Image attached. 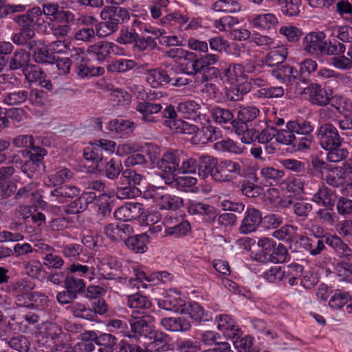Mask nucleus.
Listing matches in <instances>:
<instances>
[{
    "label": "nucleus",
    "mask_w": 352,
    "mask_h": 352,
    "mask_svg": "<svg viewBox=\"0 0 352 352\" xmlns=\"http://www.w3.org/2000/svg\"><path fill=\"white\" fill-rule=\"evenodd\" d=\"M259 114L260 110L256 107H241L237 112V119L233 123L235 133L238 135H246L250 129L247 124L256 118Z\"/></svg>",
    "instance_id": "f8f14e48"
},
{
    "label": "nucleus",
    "mask_w": 352,
    "mask_h": 352,
    "mask_svg": "<svg viewBox=\"0 0 352 352\" xmlns=\"http://www.w3.org/2000/svg\"><path fill=\"white\" fill-rule=\"evenodd\" d=\"M146 81L153 87H157L170 84L175 87H182L184 82H187L185 79L179 78L177 69L170 68L164 70L161 68L151 69L146 74Z\"/></svg>",
    "instance_id": "39448f33"
},
{
    "label": "nucleus",
    "mask_w": 352,
    "mask_h": 352,
    "mask_svg": "<svg viewBox=\"0 0 352 352\" xmlns=\"http://www.w3.org/2000/svg\"><path fill=\"white\" fill-rule=\"evenodd\" d=\"M243 175L242 166L236 161L225 160L219 163L217 171L213 175V179L221 182H230Z\"/></svg>",
    "instance_id": "9d476101"
},
{
    "label": "nucleus",
    "mask_w": 352,
    "mask_h": 352,
    "mask_svg": "<svg viewBox=\"0 0 352 352\" xmlns=\"http://www.w3.org/2000/svg\"><path fill=\"white\" fill-rule=\"evenodd\" d=\"M144 210L143 204L129 202L119 207L113 214L117 220L125 222L140 218L144 213Z\"/></svg>",
    "instance_id": "f3484780"
},
{
    "label": "nucleus",
    "mask_w": 352,
    "mask_h": 352,
    "mask_svg": "<svg viewBox=\"0 0 352 352\" xmlns=\"http://www.w3.org/2000/svg\"><path fill=\"white\" fill-rule=\"evenodd\" d=\"M126 304L129 307L138 309H147L152 305L148 297L141 295L139 293L129 295L127 296Z\"/></svg>",
    "instance_id": "5fc2aeb1"
},
{
    "label": "nucleus",
    "mask_w": 352,
    "mask_h": 352,
    "mask_svg": "<svg viewBox=\"0 0 352 352\" xmlns=\"http://www.w3.org/2000/svg\"><path fill=\"white\" fill-rule=\"evenodd\" d=\"M188 212L192 215H201L206 222H214L217 217V210L209 204L194 200L189 201Z\"/></svg>",
    "instance_id": "4be33fe9"
},
{
    "label": "nucleus",
    "mask_w": 352,
    "mask_h": 352,
    "mask_svg": "<svg viewBox=\"0 0 352 352\" xmlns=\"http://www.w3.org/2000/svg\"><path fill=\"white\" fill-rule=\"evenodd\" d=\"M100 16L102 20H108L112 24L113 23L116 27L129 19V12L118 6L104 7L100 12Z\"/></svg>",
    "instance_id": "412c9836"
},
{
    "label": "nucleus",
    "mask_w": 352,
    "mask_h": 352,
    "mask_svg": "<svg viewBox=\"0 0 352 352\" xmlns=\"http://www.w3.org/2000/svg\"><path fill=\"white\" fill-rule=\"evenodd\" d=\"M129 338L139 339L140 337H151L154 333V326L151 323V317L145 312H133L129 318Z\"/></svg>",
    "instance_id": "0eeeda50"
},
{
    "label": "nucleus",
    "mask_w": 352,
    "mask_h": 352,
    "mask_svg": "<svg viewBox=\"0 0 352 352\" xmlns=\"http://www.w3.org/2000/svg\"><path fill=\"white\" fill-rule=\"evenodd\" d=\"M157 305L164 310L182 314L184 312L183 307L186 306V302L175 294H168L159 299Z\"/></svg>",
    "instance_id": "393cba45"
},
{
    "label": "nucleus",
    "mask_w": 352,
    "mask_h": 352,
    "mask_svg": "<svg viewBox=\"0 0 352 352\" xmlns=\"http://www.w3.org/2000/svg\"><path fill=\"white\" fill-rule=\"evenodd\" d=\"M153 340L150 346L155 351H168L171 349V345L169 344L170 337L168 334L162 331H155L150 337Z\"/></svg>",
    "instance_id": "ea45409f"
},
{
    "label": "nucleus",
    "mask_w": 352,
    "mask_h": 352,
    "mask_svg": "<svg viewBox=\"0 0 352 352\" xmlns=\"http://www.w3.org/2000/svg\"><path fill=\"white\" fill-rule=\"evenodd\" d=\"M136 66L134 60L130 59H116L107 67L109 72H125Z\"/></svg>",
    "instance_id": "e2e57ef3"
},
{
    "label": "nucleus",
    "mask_w": 352,
    "mask_h": 352,
    "mask_svg": "<svg viewBox=\"0 0 352 352\" xmlns=\"http://www.w3.org/2000/svg\"><path fill=\"white\" fill-rule=\"evenodd\" d=\"M316 218L322 224L333 226L337 221L338 217L333 207H324L316 211Z\"/></svg>",
    "instance_id": "6e6d98bb"
},
{
    "label": "nucleus",
    "mask_w": 352,
    "mask_h": 352,
    "mask_svg": "<svg viewBox=\"0 0 352 352\" xmlns=\"http://www.w3.org/2000/svg\"><path fill=\"white\" fill-rule=\"evenodd\" d=\"M10 318L12 322H15L19 326L20 330H25L29 325L34 324L38 321V316L32 312H28L25 314H14Z\"/></svg>",
    "instance_id": "3c124183"
},
{
    "label": "nucleus",
    "mask_w": 352,
    "mask_h": 352,
    "mask_svg": "<svg viewBox=\"0 0 352 352\" xmlns=\"http://www.w3.org/2000/svg\"><path fill=\"white\" fill-rule=\"evenodd\" d=\"M135 128V124L133 122L122 118L113 120L108 124V129L118 134H127L132 132Z\"/></svg>",
    "instance_id": "49530a36"
},
{
    "label": "nucleus",
    "mask_w": 352,
    "mask_h": 352,
    "mask_svg": "<svg viewBox=\"0 0 352 352\" xmlns=\"http://www.w3.org/2000/svg\"><path fill=\"white\" fill-rule=\"evenodd\" d=\"M140 25V21L135 20L130 28L122 29L116 41L121 44L136 45L139 34L137 32L136 27Z\"/></svg>",
    "instance_id": "4c0bfd02"
},
{
    "label": "nucleus",
    "mask_w": 352,
    "mask_h": 352,
    "mask_svg": "<svg viewBox=\"0 0 352 352\" xmlns=\"http://www.w3.org/2000/svg\"><path fill=\"white\" fill-rule=\"evenodd\" d=\"M98 268L100 275L107 280H116L122 283L126 281L127 276L126 271L122 268V263L112 256H105L100 259Z\"/></svg>",
    "instance_id": "20e7f679"
},
{
    "label": "nucleus",
    "mask_w": 352,
    "mask_h": 352,
    "mask_svg": "<svg viewBox=\"0 0 352 352\" xmlns=\"http://www.w3.org/2000/svg\"><path fill=\"white\" fill-rule=\"evenodd\" d=\"M210 113L212 119L216 123L220 124L230 123L233 126L235 120H234V114L231 110L214 106L212 107Z\"/></svg>",
    "instance_id": "37998d69"
},
{
    "label": "nucleus",
    "mask_w": 352,
    "mask_h": 352,
    "mask_svg": "<svg viewBox=\"0 0 352 352\" xmlns=\"http://www.w3.org/2000/svg\"><path fill=\"white\" fill-rule=\"evenodd\" d=\"M29 49L33 52L35 62L53 64L55 57L50 54L49 49L40 41L29 43Z\"/></svg>",
    "instance_id": "a878e982"
},
{
    "label": "nucleus",
    "mask_w": 352,
    "mask_h": 352,
    "mask_svg": "<svg viewBox=\"0 0 352 352\" xmlns=\"http://www.w3.org/2000/svg\"><path fill=\"white\" fill-rule=\"evenodd\" d=\"M303 248L312 256H316L321 253L325 248V240L318 236L313 237H305L301 239Z\"/></svg>",
    "instance_id": "f704fd0d"
},
{
    "label": "nucleus",
    "mask_w": 352,
    "mask_h": 352,
    "mask_svg": "<svg viewBox=\"0 0 352 352\" xmlns=\"http://www.w3.org/2000/svg\"><path fill=\"white\" fill-rule=\"evenodd\" d=\"M326 35L323 32H311L302 40L301 47L307 54L319 57L322 56Z\"/></svg>",
    "instance_id": "9b49d317"
},
{
    "label": "nucleus",
    "mask_w": 352,
    "mask_h": 352,
    "mask_svg": "<svg viewBox=\"0 0 352 352\" xmlns=\"http://www.w3.org/2000/svg\"><path fill=\"white\" fill-rule=\"evenodd\" d=\"M12 144L18 148L30 146V150L25 149L21 151L22 155L27 157L21 165L22 172L27 174L29 177H32L34 173L41 175L45 171V166L43 159L47 155V151L43 147L34 146L32 135H17L13 139Z\"/></svg>",
    "instance_id": "f257e3e1"
},
{
    "label": "nucleus",
    "mask_w": 352,
    "mask_h": 352,
    "mask_svg": "<svg viewBox=\"0 0 352 352\" xmlns=\"http://www.w3.org/2000/svg\"><path fill=\"white\" fill-rule=\"evenodd\" d=\"M34 287V284L31 281L28 280H21L10 285L8 287V290L10 294L14 297L31 292Z\"/></svg>",
    "instance_id": "052dcab7"
},
{
    "label": "nucleus",
    "mask_w": 352,
    "mask_h": 352,
    "mask_svg": "<svg viewBox=\"0 0 352 352\" xmlns=\"http://www.w3.org/2000/svg\"><path fill=\"white\" fill-rule=\"evenodd\" d=\"M35 36L34 30L30 27L22 28L19 32L13 34L12 37V42L17 45H26L29 48V43L36 42L32 40Z\"/></svg>",
    "instance_id": "09e8293b"
},
{
    "label": "nucleus",
    "mask_w": 352,
    "mask_h": 352,
    "mask_svg": "<svg viewBox=\"0 0 352 352\" xmlns=\"http://www.w3.org/2000/svg\"><path fill=\"white\" fill-rule=\"evenodd\" d=\"M261 175L270 185L276 186L283 180L285 172L272 166H265L261 169Z\"/></svg>",
    "instance_id": "c03bdc74"
},
{
    "label": "nucleus",
    "mask_w": 352,
    "mask_h": 352,
    "mask_svg": "<svg viewBox=\"0 0 352 352\" xmlns=\"http://www.w3.org/2000/svg\"><path fill=\"white\" fill-rule=\"evenodd\" d=\"M94 200L92 197L89 193H82L78 198L72 201L67 206L66 212L67 214H78L83 212Z\"/></svg>",
    "instance_id": "72a5a7b5"
},
{
    "label": "nucleus",
    "mask_w": 352,
    "mask_h": 352,
    "mask_svg": "<svg viewBox=\"0 0 352 352\" xmlns=\"http://www.w3.org/2000/svg\"><path fill=\"white\" fill-rule=\"evenodd\" d=\"M143 180V176L136 171L131 169H126L123 170L118 184L129 185L131 186H136L140 185Z\"/></svg>",
    "instance_id": "13d9d810"
},
{
    "label": "nucleus",
    "mask_w": 352,
    "mask_h": 352,
    "mask_svg": "<svg viewBox=\"0 0 352 352\" xmlns=\"http://www.w3.org/2000/svg\"><path fill=\"white\" fill-rule=\"evenodd\" d=\"M160 324L166 330L174 332L186 331L191 327L190 322L183 317L163 318Z\"/></svg>",
    "instance_id": "c756f323"
},
{
    "label": "nucleus",
    "mask_w": 352,
    "mask_h": 352,
    "mask_svg": "<svg viewBox=\"0 0 352 352\" xmlns=\"http://www.w3.org/2000/svg\"><path fill=\"white\" fill-rule=\"evenodd\" d=\"M325 243L332 248L336 253L344 260L336 265L339 276H349L352 274V250L340 237L333 235L325 239Z\"/></svg>",
    "instance_id": "7ed1b4c3"
},
{
    "label": "nucleus",
    "mask_w": 352,
    "mask_h": 352,
    "mask_svg": "<svg viewBox=\"0 0 352 352\" xmlns=\"http://www.w3.org/2000/svg\"><path fill=\"white\" fill-rule=\"evenodd\" d=\"M251 24L257 29L270 31L278 25V19L272 13L257 14L252 19Z\"/></svg>",
    "instance_id": "cd10ccee"
},
{
    "label": "nucleus",
    "mask_w": 352,
    "mask_h": 352,
    "mask_svg": "<svg viewBox=\"0 0 352 352\" xmlns=\"http://www.w3.org/2000/svg\"><path fill=\"white\" fill-rule=\"evenodd\" d=\"M202 71V82H207L218 77L219 69L214 65L219 62V56L215 54H206L199 57Z\"/></svg>",
    "instance_id": "6ab92c4d"
},
{
    "label": "nucleus",
    "mask_w": 352,
    "mask_h": 352,
    "mask_svg": "<svg viewBox=\"0 0 352 352\" xmlns=\"http://www.w3.org/2000/svg\"><path fill=\"white\" fill-rule=\"evenodd\" d=\"M262 220V214L259 210L253 207L247 208L239 227L241 233L249 234L256 231Z\"/></svg>",
    "instance_id": "a211bd4d"
},
{
    "label": "nucleus",
    "mask_w": 352,
    "mask_h": 352,
    "mask_svg": "<svg viewBox=\"0 0 352 352\" xmlns=\"http://www.w3.org/2000/svg\"><path fill=\"white\" fill-rule=\"evenodd\" d=\"M102 148L96 144V140L89 143V145L84 149L83 155L85 159L96 163L102 162Z\"/></svg>",
    "instance_id": "680f3d73"
},
{
    "label": "nucleus",
    "mask_w": 352,
    "mask_h": 352,
    "mask_svg": "<svg viewBox=\"0 0 352 352\" xmlns=\"http://www.w3.org/2000/svg\"><path fill=\"white\" fill-rule=\"evenodd\" d=\"M164 188L153 189L148 192V196L161 210H176L184 206V199L175 195L163 192Z\"/></svg>",
    "instance_id": "1a4fd4ad"
},
{
    "label": "nucleus",
    "mask_w": 352,
    "mask_h": 352,
    "mask_svg": "<svg viewBox=\"0 0 352 352\" xmlns=\"http://www.w3.org/2000/svg\"><path fill=\"white\" fill-rule=\"evenodd\" d=\"M102 171L109 179L115 180L120 179V175L123 172V166L121 160L118 157L111 158L109 161L102 162Z\"/></svg>",
    "instance_id": "7c9ffc66"
},
{
    "label": "nucleus",
    "mask_w": 352,
    "mask_h": 352,
    "mask_svg": "<svg viewBox=\"0 0 352 352\" xmlns=\"http://www.w3.org/2000/svg\"><path fill=\"white\" fill-rule=\"evenodd\" d=\"M23 272L28 276L38 280L44 278L46 274L41 263L38 260H30L25 263Z\"/></svg>",
    "instance_id": "a18cd8bd"
},
{
    "label": "nucleus",
    "mask_w": 352,
    "mask_h": 352,
    "mask_svg": "<svg viewBox=\"0 0 352 352\" xmlns=\"http://www.w3.org/2000/svg\"><path fill=\"white\" fill-rule=\"evenodd\" d=\"M348 173L342 167L331 166L325 175L327 183L333 187H340L346 182V174Z\"/></svg>",
    "instance_id": "473e14b6"
},
{
    "label": "nucleus",
    "mask_w": 352,
    "mask_h": 352,
    "mask_svg": "<svg viewBox=\"0 0 352 352\" xmlns=\"http://www.w3.org/2000/svg\"><path fill=\"white\" fill-rule=\"evenodd\" d=\"M74 173L69 168H63L49 176V180L54 186H59L69 181Z\"/></svg>",
    "instance_id": "774afa93"
},
{
    "label": "nucleus",
    "mask_w": 352,
    "mask_h": 352,
    "mask_svg": "<svg viewBox=\"0 0 352 352\" xmlns=\"http://www.w3.org/2000/svg\"><path fill=\"white\" fill-rule=\"evenodd\" d=\"M30 54L25 50H16L9 61V68L10 70H17L23 69L30 63Z\"/></svg>",
    "instance_id": "c9c22d12"
},
{
    "label": "nucleus",
    "mask_w": 352,
    "mask_h": 352,
    "mask_svg": "<svg viewBox=\"0 0 352 352\" xmlns=\"http://www.w3.org/2000/svg\"><path fill=\"white\" fill-rule=\"evenodd\" d=\"M162 104L151 101L140 102L136 106V110L141 114L142 120L148 123H157L162 121Z\"/></svg>",
    "instance_id": "dca6fc26"
},
{
    "label": "nucleus",
    "mask_w": 352,
    "mask_h": 352,
    "mask_svg": "<svg viewBox=\"0 0 352 352\" xmlns=\"http://www.w3.org/2000/svg\"><path fill=\"white\" fill-rule=\"evenodd\" d=\"M8 346L19 352H28L30 349V342L27 337L23 335H18L12 338H9L7 342Z\"/></svg>",
    "instance_id": "0e129e2a"
},
{
    "label": "nucleus",
    "mask_w": 352,
    "mask_h": 352,
    "mask_svg": "<svg viewBox=\"0 0 352 352\" xmlns=\"http://www.w3.org/2000/svg\"><path fill=\"white\" fill-rule=\"evenodd\" d=\"M276 135H278V129L270 125L267 121H259L254 128L248 131L241 140L245 143L257 140L261 144H265L274 138H276Z\"/></svg>",
    "instance_id": "6e6552de"
},
{
    "label": "nucleus",
    "mask_w": 352,
    "mask_h": 352,
    "mask_svg": "<svg viewBox=\"0 0 352 352\" xmlns=\"http://www.w3.org/2000/svg\"><path fill=\"white\" fill-rule=\"evenodd\" d=\"M318 64L315 60L311 58L304 60L299 64V69L295 70L297 80L307 84L310 80V74L316 70Z\"/></svg>",
    "instance_id": "2f4dec72"
},
{
    "label": "nucleus",
    "mask_w": 352,
    "mask_h": 352,
    "mask_svg": "<svg viewBox=\"0 0 352 352\" xmlns=\"http://www.w3.org/2000/svg\"><path fill=\"white\" fill-rule=\"evenodd\" d=\"M198 159V174L203 178L210 175L213 178L215 171H217V160L210 155H204L197 157Z\"/></svg>",
    "instance_id": "c85d7f7f"
},
{
    "label": "nucleus",
    "mask_w": 352,
    "mask_h": 352,
    "mask_svg": "<svg viewBox=\"0 0 352 352\" xmlns=\"http://www.w3.org/2000/svg\"><path fill=\"white\" fill-rule=\"evenodd\" d=\"M321 146L325 149H332L341 146L342 139L337 129L331 124H322L318 131Z\"/></svg>",
    "instance_id": "2eb2a0df"
},
{
    "label": "nucleus",
    "mask_w": 352,
    "mask_h": 352,
    "mask_svg": "<svg viewBox=\"0 0 352 352\" xmlns=\"http://www.w3.org/2000/svg\"><path fill=\"white\" fill-rule=\"evenodd\" d=\"M67 334L63 331L62 329L53 324L49 327L39 342L45 348L46 352L63 351L67 352L68 344L67 341Z\"/></svg>",
    "instance_id": "423d86ee"
},
{
    "label": "nucleus",
    "mask_w": 352,
    "mask_h": 352,
    "mask_svg": "<svg viewBox=\"0 0 352 352\" xmlns=\"http://www.w3.org/2000/svg\"><path fill=\"white\" fill-rule=\"evenodd\" d=\"M288 55L287 49L283 46H279L271 50L265 56V61L268 66H279L287 58Z\"/></svg>",
    "instance_id": "79ce46f5"
},
{
    "label": "nucleus",
    "mask_w": 352,
    "mask_h": 352,
    "mask_svg": "<svg viewBox=\"0 0 352 352\" xmlns=\"http://www.w3.org/2000/svg\"><path fill=\"white\" fill-rule=\"evenodd\" d=\"M184 308V314H187L195 320H208L207 314L204 313V308L197 302H186Z\"/></svg>",
    "instance_id": "bf43d9fd"
},
{
    "label": "nucleus",
    "mask_w": 352,
    "mask_h": 352,
    "mask_svg": "<svg viewBox=\"0 0 352 352\" xmlns=\"http://www.w3.org/2000/svg\"><path fill=\"white\" fill-rule=\"evenodd\" d=\"M305 93L309 95V101L314 104L325 106L330 102L331 94L318 84L311 83L305 89Z\"/></svg>",
    "instance_id": "5701e85b"
},
{
    "label": "nucleus",
    "mask_w": 352,
    "mask_h": 352,
    "mask_svg": "<svg viewBox=\"0 0 352 352\" xmlns=\"http://www.w3.org/2000/svg\"><path fill=\"white\" fill-rule=\"evenodd\" d=\"M184 152L181 150H170L163 154L156 162V166L162 171L174 175L179 173Z\"/></svg>",
    "instance_id": "ddd939ff"
},
{
    "label": "nucleus",
    "mask_w": 352,
    "mask_h": 352,
    "mask_svg": "<svg viewBox=\"0 0 352 352\" xmlns=\"http://www.w3.org/2000/svg\"><path fill=\"white\" fill-rule=\"evenodd\" d=\"M148 239L146 234H139L131 236V235L128 236L126 240H125V245L134 251L135 253H143L146 252L148 249L147 243Z\"/></svg>",
    "instance_id": "a19ab883"
},
{
    "label": "nucleus",
    "mask_w": 352,
    "mask_h": 352,
    "mask_svg": "<svg viewBox=\"0 0 352 352\" xmlns=\"http://www.w3.org/2000/svg\"><path fill=\"white\" fill-rule=\"evenodd\" d=\"M338 199L335 190L322 186L314 195L313 201L323 207H334Z\"/></svg>",
    "instance_id": "bb28decb"
},
{
    "label": "nucleus",
    "mask_w": 352,
    "mask_h": 352,
    "mask_svg": "<svg viewBox=\"0 0 352 352\" xmlns=\"http://www.w3.org/2000/svg\"><path fill=\"white\" fill-rule=\"evenodd\" d=\"M105 235L115 242L125 241L129 236L133 234V229L131 225L120 223H109L104 228Z\"/></svg>",
    "instance_id": "aec40b11"
},
{
    "label": "nucleus",
    "mask_w": 352,
    "mask_h": 352,
    "mask_svg": "<svg viewBox=\"0 0 352 352\" xmlns=\"http://www.w3.org/2000/svg\"><path fill=\"white\" fill-rule=\"evenodd\" d=\"M140 194L141 190L137 186L119 184L117 187L116 196L120 199L135 198Z\"/></svg>",
    "instance_id": "338daca9"
},
{
    "label": "nucleus",
    "mask_w": 352,
    "mask_h": 352,
    "mask_svg": "<svg viewBox=\"0 0 352 352\" xmlns=\"http://www.w3.org/2000/svg\"><path fill=\"white\" fill-rule=\"evenodd\" d=\"M313 126L309 122L291 120L286 129H278L276 141L282 144L291 145L295 151H302L310 147L312 138L309 135Z\"/></svg>",
    "instance_id": "f03ea898"
},
{
    "label": "nucleus",
    "mask_w": 352,
    "mask_h": 352,
    "mask_svg": "<svg viewBox=\"0 0 352 352\" xmlns=\"http://www.w3.org/2000/svg\"><path fill=\"white\" fill-rule=\"evenodd\" d=\"M220 131L215 126L210 124L203 126L201 129H198L197 138L202 144L208 142H214L219 137Z\"/></svg>",
    "instance_id": "603ef678"
},
{
    "label": "nucleus",
    "mask_w": 352,
    "mask_h": 352,
    "mask_svg": "<svg viewBox=\"0 0 352 352\" xmlns=\"http://www.w3.org/2000/svg\"><path fill=\"white\" fill-rule=\"evenodd\" d=\"M65 287L73 292L77 296L78 294L84 292L85 289V283L81 278H78L74 276H67L65 280Z\"/></svg>",
    "instance_id": "69168bd1"
},
{
    "label": "nucleus",
    "mask_w": 352,
    "mask_h": 352,
    "mask_svg": "<svg viewBox=\"0 0 352 352\" xmlns=\"http://www.w3.org/2000/svg\"><path fill=\"white\" fill-rule=\"evenodd\" d=\"M116 45L107 41H99L88 47V54L98 61L105 60L113 52Z\"/></svg>",
    "instance_id": "b1692460"
},
{
    "label": "nucleus",
    "mask_w": 352,
    "mask_h": 352,
    "mask_svg": "<svg viewBox=\"0 0 352 352\" xmlns=\"http://www.w3.org/2000/svg\"><path fill=\"white\" fill-rule=\"evenodd\" d=\"M28 89H15L3 96L2 101L9 106L20 105L28 101Z\"/></svg>",
    "instance_id": "e433bc0d"
},
{
    "label": "nucleus",
    "mask_w": 352,
    "mask_h": 352,
    "mask_svg": "<svg viewBox=\"0 0 352 352\" xmlns=\"http://www.w3.org/2000/svg\"><path fill=\"white\" fill-rule=\"evenodd\" d=\"M215 12L235 13L241 10V6L235 0H217L212 5Z\"/></svg>",
    "instance_id": "864d4df0"
},
{
    "label": "nucleus",
    "mask_w": 352,
    "mask_h": 352,
    "mask_svg": "<svg viewBox=\"0 0 352 352\" xmlns=\"http://www.w3.org/2000/svg\"><path fill=\"white\" fill-rule=\"evenodd\" d=\"M67 309L76 318L95 320V314L92 311V309L83 303L74 302Z\"/></svg>",
    "instance_id": "58836bf2"
},
{
    "label": "nucleus",
    "mask_w": 352,
    "mask_h": 352,
    "mask_svg": "<svg viewBox=\"0 0 352 352\" xmlns=\"http://www.w3.org/2000/svg\"><path fill=\"white\" fill-rule=\"evenodd\" d=\"M272 75L283 82L297 81L294 68L289 65H280L272 70Z\"/></svg>",
    "instance_id": "de8ad7c7"
},
{
    "label": "nucleus",
    "mask_w": 352,
    "mask_h": 352,
    "mask_svg": "<svg viewBox=\"0 0 352 352\" xmlns=\"http://www.w3.org/2000/svg\"><path fill=\"white\" fill-rule=\"evenodd\" d=\"M165 107H163V109L161 111L162 120L165 118L164 120V125L168 127H170L171 129H173L176 126V121L180 120L177 118V113L175 107L172 104H164Z\"/></svg>",
    "instance_id": "4d7b16f0"
},
{
    "label": "nucleus",
    "mask_w": 352,
    "mask_h": 352,
    "mask_svg": "<svg viewBox=\"0 0 352 352\" xmlns=\"http://www.w3.org/2000/svg\"><path fill=\"white\" fill-rule=\"evenodd\" d=\"M196 54L193 52H186L185 59L188 62L180 65L179 69L177 70L179 78L185 79L187 82H184L182 86L190 85L192 82L190 77H195L197 74L202 75L201 63L199 58H196Z\"/></svg>",
    "instance_id": "4468645a"
},
{
    "label": "nucleus",
    "mask_w": 352,
    "mask_h": 352,
    "mask_svg": "<svg viewBox=\"0 0 352 352\" xmlns=\"http://www.w3.org/2000/svg\"><path fill=\"white\" fill-rule=\"evenodd\" d=\"M116 338L109 333H103L98 336L96 345L98 352H113L116 346Z\"/></svg>",
    "instance_id": "8fccbe9b"
}]
</instances>
